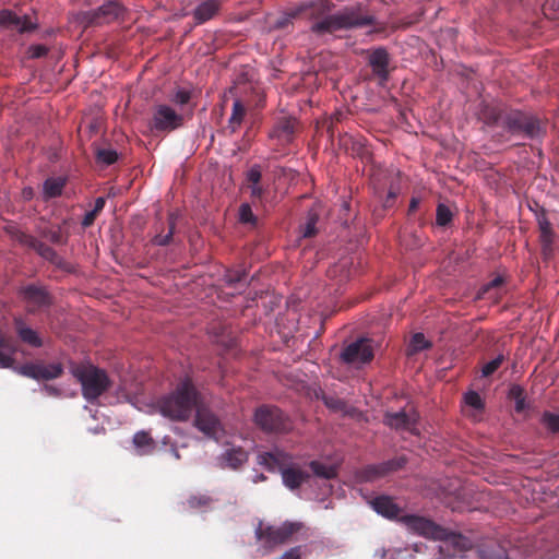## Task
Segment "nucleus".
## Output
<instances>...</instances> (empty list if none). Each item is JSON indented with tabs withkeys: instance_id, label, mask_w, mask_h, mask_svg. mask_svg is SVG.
Wrapping results in <instances>:
<instances>
[{
	"instance_id": "23",
	"label": "nucleus",
	"mask_w": 559,
	"mask_h": 559,
	"mask_svg": "<svg viewBox=\"0 0 559 559\" xmlns=\"http://www.w3.org/2000/svg\"><path fill=\"white\" fill-rule=\"evenodd\" d=\"M133 447L135 450V453L138 455H148L154 452L156 449V442L154 439L148 435V432L144 430L138 431L133 436Z\"/></svg>"
},
{
	"instance_id": "41",
	"label": "nucleus",
	"mask_w": 559,
	"mask_h": 559,
	"mask_svg": "<svg viewBox=\"0 0 559 559\" xmlns=\"http://www.w3.org/2000/svg\"><path fill=\"white\" fill-rule=\"evenodd\" d=\"M246 277V273L243 271H228L225 274V283L228 286H235L239 283H241Z\"/></svg>"
},
{
	"instance_id": "61",
	"label": "nucleus",
	"mask_w": 559,
	"mask_h": 559,
	"mask_svg": "<svg viewBox=\"0 0 559 559\" xmlns=\"http://www.w3.org/2000/svg\"><path fill=\"white\" fill-rule=\"evenodd\" d=\"M171 452H173V455L175 456V459L179 460L180 459V455H179V452L177 449L173 448L171 449Z\"/></svg>"
},
{
	"instance_id": "56",
	"label": "nucleus",
	"mask_w": 559,
	"mask_h": 559,
	"mask_svg": "<svg viewBox=\"0 0 559 559\" xmlns=\"http://www.w3.org/2000/svg\"><path fill=\"white\" fill-rule=\"evenodd\" d=\"M526 406L527 405H526L525 399H523V397L516 399L514 408L518 413L523 412L526 408Z\"/></svg>"
},
{
	"instance_id": "35",
	"label": "nucleus",
	"mask_w": 559,
	"mask_h": 559,
	"mask_svg": "<svg viewBox=\"0 0 559 559\" xmlns=\"http://www.w3.org/2000/svg\"><path fill=\"white\" fill-rule=\"evenodd\" d=\"M464 403L476 411H481L484 408V401L480 394L476 391L466 392L464 394Z\"/></svg>"
},
{
	"instance_id": "62",
	"label": "nucleus",
	"mask_w": 559,
	"mask_h": 559,
	"mask_svg": "<svg viewBox=\"0 0 559 559\" xmlns=\"http://www.w3.org/2000/svg\"><path fill=\"white\" fill-rule=\"evenodd\" d=\"M389 198H395V192L389 191Z\"/></svg>"
},
{
	"instance_id": "44",
	"label": "nucleus",
	"mask_w": 559,
	"mask_h": 559,
	"mask_svg": "<svg viewBox=\"0 0 559 559\" xmlns=\"http://www.w3.org/2000/svg\"><path fill=\"white\" fill-rule=\"evenodd\" d=\"M262 177L261 167L259 165H253L247 171V180L251 183H259Z\"/></svg>"
},
{
	"instance_id": "2",
	"label": "nucleus",
	"mask_w": 559,
	"mask_h": 559,
	"mask_svg": "<svg viewBox=\"0 0 559 559\" xmlns=\"http://www.w3.org/2000/svg\"><path fill=\"white\" fill-rule=\"evenodd\" d=\"M377 23L374 14L369 12L362 3L345 5L333 14H330L311 25L316 34H331L342 29H357L373 26Z\"/></svg>"
},
{
	"instance_id": "40",
	"label": "nucleus",
	"mask_w": 559,
	"mask_h": 559,
	"mask_svg": "<svg viewBox=\"0 0 559 559\" xmlns=\"http://www.w3.org/2000/svg\"><path fill=\"white\" fill-rule=\"evenodd\" d=\"M239 219L246 224H254L257 221L255 215L253 214L249 204H241L239 209Z\"/></svg>"
},
{
	"instance_id": "47",
	"label": "nucleus",
	"mask_w": 559,
	"mask_h": 559,
	"mask_svg": "<svg viewBox=\"0 0 559 559\" xmlns=\"http://www.w3.org/2000/svg\"><path fill=\"white\" fill-rule=\"evenodd\" d=\"M39 390L45 396L60 397L62 395L61 389L51 384H44Z\"/></svg>"
},
{
	"instance_id": "43",
	"label": "nucleus",
	"mask_w": 559,
	"mask_h": 559,
	"mask_svg": "<svg viewBox=\"0 0 559 559\" xmlns=\"http://www.w3.org/2000/svg\"><path fill=\"white\" fill-rule=\"evenodd\" d=\"M316 224H317V216L310 215L307 218L306 224L302 226L301 235L302 237H311L316 234Z\"/></svg>"
},
{
	"instance_id": "55",
	"label": "nucleus",
	"mask_w": 559,
	"mask_h": 559,
	"mask_svg": "<svg viewBox=\"0 0 559 559\" xmlns=\"http://www.w3.org/2000/svg\"><path fill=\"white\" fill-rule=\"evenodd\" d=\"M105 203H106V200L104 197H98L96 200H95V205H94V209L93 211L95 213H98L99 211H102L105 206Z\"/></svg>"
},
{
	"instance_id": "37",
	"label": "nucleus",
	"mask_w": 559,
	"mask_h": 559,
	"mask_svg": "<svg viewBox=\"0 0 559 559\" xmlns=\"http://www.w3.org/2000/svg\"><path fill=\"white\" fill-rule=\"evenodd\" d=\"M191 98V92L185 87H179L175 91L170 100L176 105L183 106L189 103Z\"/></svg>"
},
{
	"instance_id": "18",
	"label": "nucleus",
	"mask_w": 559,
	"mask_h": 559,
	"mask_svg": "<svg viewBox=\"0 0 559 559\" xmlns=\"http://www.w3.org/2000/svg\"><path fill=\"white\" fill-rule=\"evenodd\" d=\"M405 461L403 459L400 460H390L379 464L368 465L361 471L358 472L357 477L360 481H373L379 477L384 476L391 471L397 469L404 465Z\"/></svg>"
},
{
	"instance_id": "48",
	"label": "nucleus",
	"mask_w": 559,
	"mask_h": 559,
	"mask_svg": "<svg viewBox=\"0 0 559 559\" xmlns=\"http://www.w3.org/2000/svg\"><path fill=\"white\" fill-rule=\"evenodd\" d=\"M302 552L301 546L292 547L286 550L280 559H300Z\"/></svg>"
},
{
	"instance_id": "21",
	"label": "nucleus",
	"mask_w": 559,
	"mask_h": 559,
	"mask_svg": "<svg viewBox=\"0 0 559 559\" xmlns=\"http://www.w3.org/2000/svg\"><path fill=\"white\" fill-rule=\"evenodd\" d=\"M22 294L24 298L36 308L48 307L50 305L49 295L41 287L27 285L22 288Z\"/></svg>"
},
{
	"instance_id": "57",
	"label": "nucleus",
	"mask_w": 559,
	"mask_h": 559,
	"mask_svg": "<svg viewBox=\"0 0 559 559\" xmlns=\"http://www.w3.org/2000/svg\"><path fill=\"white\" fill-rule=\"evenodd\" d=\"M178 218L179 213L173 212L168 215L169 227H174V230L176 229V223Z\"/></svg>"
},
{
	"instance_id": "32",
	"label": "nucleus",
	"mask_w": 559,
	"mask_h": 559,
	"mask_svg": "<svg viewBox=\"0 0 559 559\" xmlns=\"http://www.w3.org/2000/svg\"><path fill=\"white\" fill-rule=\"evenodd\" d=\"M432 346L431 342L428 341L424 333H415L409 343V352L412 354L428 349Z\"/></svg>"
},
{
	"instance_id": "6",
	"label": "nucleus",
	"mask_w": 559,
	"mask_h": 559,
	"mask_svg": "<svg viewBox=\"0 0 559 559\" xmlns=\"http://www.w3.org/2000/svg\"><path fill=\"white\" fill-rule=\"evenodd\" d=\"M301 528V523L284 522L278 526L266 525L259 522L255 528V537L261 543L262 547L269 551L277 545L286 543L290 536Z\"/></svg>"
},
{
	"instance_id": "53",
	"label": "nucleus",
	"mask_w": 559,
	"mask_h": 559,
	"mask_svg": "<svg viewBox=\"0 0 559 559\" xmlns=\"http://www.w3.org/2000/svg\"><path fill=\"white\" fill-rule=\"evenodd\" d=\"M250 192L252 197L260 198L263 194V189L259 183H251Z\"/></svg>"
},
{
	"instance_id": "60",
	"label": "nucleus",
	"mask_w": 559,
	"mask_h": 559,
	"mask_svg": "<svg viewBox=\"0 0 559 559\" xmlns=\"http://www.w3.org/2000/svg\"><path fill=\"white\" fill-rule=\"evenodd\" d=\"M265 479H266V477L262 473H260V474H255L253 476L252 481L254 484H257V483H260V481H264Z\"/></svg>"
},
{
	"instance_id": "59",
	"label": "nucleus",
	"mask_w": 559,
	"mask_h": 559,
	"mask_svg": "<svg viewBox=\"0 0 559 559\" xmlns=\"http://www.w3.org/2000/svg\"><path fill=\"white\" fill-rule=\"evenodd\" d=\"M419 204V200L417 198H412L409 202V211H415Z\"/></svg>"
},
{
	"instance_id": "28",
	"label": "nucleus",
	"mask_w": 559,
	"mask_h": 559,
	"mask_svg": "<svg viewBox=\"0 0 559 559\" xmlns=\"http://www.w3.org/2000/svg\"><path fill=\"white\" fill-rule=\"evenodd\" d=\"M246 115V108L242 105L240 99H235L233 104L231 115L228 120V127L230 128L231 132H235L240 124L242 123V120Z\"/></svg>"
},
{
	"instance_id": "13",
	"label": "nucleus",
	"mask_w": 559,
	"mask_h": 559,
	"mask_svg": "<svg viewBox=\"0 0 559 559\" xmlns=\"http://www.w3.org/2000/svg\"><path fill=\"white\" fill-rule=\"evenodd\" d=\"M36 27L37 23L27 14L21 15L11 10L0 11V28L2 29L16 31L22 34L31 32Z\"/></svg>"
},
{
	"instance_id": "15",
	"label": "nucleus",
	"mask_w": 559,
	"mask_h": 559,
	"mask_svg": "<svg viewBox=\"0 0 559 559\" xmlns=\"http://www.w3.org/2000/svg\"><path fill=\"white\" fill-rule=\"evenodd\" d=\"M122 13V7L117 1H107L96 10H91L84 14V21L87 24L110 23L118 19Z\"/></svg>"
},
{
	"instance_id": "63",
	"label": "nucleus",
	"mask_w": 559,
	"mask_h": 559,
	"mask_svg": "<svg viewBox=\"0 0 559 559\" xmlns=\"http://www.w3.org/2000/svg\"><path fill=\"white\" fill-rule=\"evenodd\" d=\"M403 552H407V550H406V549H405V550L399 549V550L396 551V554H397V555H402Z\"/></svg>"
},
{
	"instance_id": "49",
	"label": "nucleus",
	"mask_w": 559,
	"mask_h": 559,
	"mask_svg": "<svg viewBox=\"0 0 559 559\" xmlns=\"http://www.w3.org/2000/svg\"><path fill=\"white\" fill-rule=\"evenodd\" d=\"M324 400V404L331 408V409H342L343 406H344V402H342L341 400L338 399H334L332 396H326L323 399Z\"/></svg>"
},
{
	"instance_id": "10",
	"label": "nucleus",
	"mask_w": 559,
	"mask_h": 559,
	"mask_svg": "<svg viewBox=\"0 0 559 559\" xmlns=\"http://www.w3.org/2000/svg\"><path fill=\"white\" fill-rule=\"evenodd\" d=\"M373 357L371 341L368 338H358L347 345L341 353V358L346 364L364 365Z\"/></svg>"
},
{
	"instance_id": "64",
	"label": "nucleus",
	"mask_w": 559,
	"mask_h": 559,
	"mask_svg": "<svg viewBox=\"0 0 559 559\" xmlns=\"http://www.w3.org/2000/svg\"><path fill=\"white\" fill-rule=\"evenodd\" d=\"M100 430H104V428H100ZM93 432H94V433L99 432V428H98V427H97V428H94Z\"/></svg>"
},
{
	"instance_id": "25",
	"label": "nucleus",
	"mask_w": 559,
	"mask_h": 559,
	"mask_svg": "<svg viewBox=\"0 0 559 559\" xmlns=\"http://www.w3.org/2000/svg\"><path fill=\"white\" fill-rule=\"evenodd\" d=\"M534 213L535 219L540 230L542 241L546 245H550L552 242V229L551 224L547 217L546 210L540 206L538 210L534 211Z\"/></svg>"
},
{
	"instance_id": "45",
	"label": "nucleus",
	"mask_w": 559,
	"mask_h": 559,
	"mask_svg": "<svg viewBox=\"0 0 559 559\" xmlns=\"http://www.w3.org/2000/svg\"><path fill=\"white\" fill-rule=\"evenodd\" d=\"M19 240L22 245H24L25 247L31 248L33 250H36V247L38 246V243L40 241L36 237L26 235V234H22L20 236Z\"/></svg>"
},
{
	"instance_id": "34",
	"label": "nucleus",
	"mask_w": 559,
	"mask_h": 559,
	"mask_svg": "<svg viewBox=\"0 0 559 559\" xmlns=\"http://www.w3.org/2000/svg\"><path fill=\"white\" fill-rule=\"evenodd\" d=\"M452 212L447 205L440 203L437 206L436 224L438 226H447L452 221Z\"/></svg>"
},
{
	"instance_id": "16",
	"label": "nucleus",
	"mask_w": 559,
	"mask_h": 559,
	"mask_svg": "<svg viewBox=\"0 0 559 559\" xmlns=\"http://www.w3.org/2000/svg\"><path fill=\"white\" fill-rule=\"evenodd\" d=\"M417 421L418 414L416 412L406 413L403 409L395 413H386L383 418V423L390 428L412 433H416Z\"/></svg>"
},
{
	"instance_id": "9",
	"label": "nucleus",
	"mask_w": 559,
	"mask_h": 559,
	"mask_svg": "<svg viewBox=\"0 0 559 559\" xmlns=\"http://www.w3.org/2000/svg\"><path fill=\"white\" fill-rule=\"evenodd\" d=\"M183 117L168 105H157L154 109L150 129L159 132L174 131L182 126Z\"/></svg>"
},
{
	"instance_id": "1",
	"label": "nucleus",
	"mask_w": 559,
	"mask_h": 559,
	"mask_svg": "<svg viewBox=\"0 0 559 559\" xmlns=\"http://www.w3.org/2000/svg\"><path fill=\"white\" fill-rule=\"evenodd\" d=\"M401 523L411 533L441 542L438 546V557L436 559H463L464 554L472 548L469 538L462 534L448 532L425 516L404 514L401 518Z\"/></svg>"
},
{
	"instance_id": "30",
	"label": "nucleus",
	"mask_w": 559,
	"mask_h": 559,
	"mask_svg": "<svg viewBox=\"0 0 559 559\" xmlns=\"http://www.w3.org/2000/svg\"><path fill=\"white\" fill-rule=\"evenodd\" d=\"M310 467L316 476L324 479H331L336 475V471L333 466L326 465L318 461H312L310 463Z\"/></svg>"
},
{
	"instance_id": "51",
	"label": "nucleus",
	"mask_w": 559,
	"mask_h": 559,
	"mask_svg": "<svg viewBox=\"0 0 559 559\" xmlns=\"http://www.w3.org/2000/svg\"><path fill=\"white\" fill-rule=\"evenodd\" d=\"M347 266L346 261H342L337 264H334L332 267L329 269L328 274L329 276L333 277L336 276L338 271H344V269Z\"/></svg>"
},
{
	"instance_id": "19",
	"label": "nucleus",
	"mask_w": 559,
	"mask_h": 559,
	"mask_svg": "<svg viewBox=\"0 0 559 559\" xmlns=\"http://www.w3.org/2000/svg\"><path fill=\"white\" fill-rule=\"evenodd\" d=\"M14 328L20 340L35 348L43 346V340L37 331L28 326L23 319L14 318Z\"/></svg>"
},
{
	"instance_id": "58",
	"label": "nucleus",
	"mask_w": 559,
	"mask_h": 559,
	"mask_svg": "<svg viewBox=\"0 0 559 559\" xmlns=\"http://www.w3.org/2000/svg\"><path fill=\"white\" fill-rule=\"evenodd\" d=\"M49 239L50 241L55 242V243H60L61 242V236H60V233L59 231H51L49 234Z\"/></svg>"
},
{
	"instance_id": "33",
	"label": "nucleus",
	"mask_w": 559,
	"mask_h": 559,
	"mask_svg": "<svg viewBox=\"0 0 559 559\" xmlns=\"http://www.w3.org/2000/svg\"><path fill=\"white\" fill-rule=\"evenodd\" d=\"M96 159L99 164L109 166L118 159V153L116 150L110 147L98 148L96 151Z\"/></svg>"
},
{
	"instance_id": "36",
	"label": "nucleus",
	"mask_w": 559,
	"mask_h": 559,
	"mask_svg": "<svg viewBox=\"0 0 559 559\" xmlns=\"http://www.w3.org/2000/svg\"><path fill=\"white\" fill-rule=\"evenodd\" d=\"M543 425L551 432L559 431V415L550 412H545L542 416Z\"/></svg>"
},
{
	"instance_id": "24",
	"label": "nucleus",
	"mask_w": 559,
	"mask_h": 559,
	"mask_svg": "<svg viewBox=\"0 0 559 559\" xmlns=\"http://www.w3.org/2000/svg\"><path fill=\"white\" fill-rule=\"evenodd\" d=\"M66 177H49L44 181L43 185V198L45 200L53 199L62 194L66 186Z\"/></svg>"
},
{
	"instance_id": "38",
	"label": "nucleus",
	"mask_w": 559,
	"mask_h": 559,
	"mask_svg": "<svg viewBox=\"0 0 559 559\" xmlns=\"http://www.w3.org/2000/svg\"><path fill=\"white\" fill-rule=\"evenodd\" d=\"M502 283H503V278L501 276L495 277L493 280H491L490 282H488L487 284L483 285L479 288L476 297L478 299L484 298L488 293H490L492 289L499 287Z\"/></svg>"
},
{
	"instance_id": "11",
	"label": "nucleus",
	"mask_w": 559,
	"mask_h": 559,
	"mask_svg": "<svg viewBox=\"0 0 559 559\" xmlns=\"http://www.w3.org/2000/svg\"><path fill=\"white\" fill-rule=\"evenodd\" d=\"M195 427L203 432L206 437L217 440L223 432V426L217 416L210 411L207 407L200 406L195 407Z\"/></svg>"
},
{
	"instance_id": "22",
	"label": "nucleus",
	"mask_w": 559,
	"mask_h": 559,
	"mask_svg": "<svg viewBox=\"0 0 559 559\" xmlns=\"http://www.w3.org/2000/svg\"><path fill=\"white\" fill-rule=\"evenodd\" d=\"M294 122L290 119H283L270 131L271 139L277 140L280 144H288L293 141Z\"/></svg>"
},
{
	"instance_id": "20",
	"label": "nucleus",
	"mask_w": 559,
	"mask_h": 559,
	"mask_svg": "<svg viewBox=\"0 0 559 559\" xmlns=\"http://www.w3.org/2000/svg\"><path fill=\"white\" fill-rule=\"evenodd\" d=\"M221 8L219 0L201 1L193 10L192 14L197 24H203L214 17Z\"/></svg>"
},
{
	"instance_id": "31",
	"label": "nucleus",
	"mask_w": 559,
	"mask_h": 559,
	"mask_svg": "<svg viewBox=\"0 0 559 559\" xmlns=\"http://www.w3.org/2000/svg\"><path fill=\"white\" fill-rule=\"evenodd\" d=\"M525 117H526V115L521 114V112H516V114L507 116V118L504 120L506 129L512 133L520 132Z\"/></svg>"
},
{
	"instance_id": "42",
	"label": "nucleus",
	"mask_w": 559,
	"mask_h": 559,
	"mask_svg": "<svg viewBox=\"0 0 559 559\" xmlns=\"http://www.w3.org/2000/svg\"><path fill=\"white\" fill-rule=\"evenodd\" d=\"M502 362V356H497L496 358L491 359L481 369L483 377H488L492 374L501 365Z\"/></svg>"
},
{
	"instance_id": "46",
	"label": "nucleus",
	"mask_w": 559,
	"mask_h": 559,
	"mask_svg": "<svg viewBox=\"0 0 559 559\" xmlns=\"http://www.w3.org/2000/svg\"><path fill=\"white\" fill-rule=\"evenodd\" d=\"M28 53L32 58H41L48 53V48L45 45H32Z\"/></svg>"
},
{
	"instance_id": "5",
	"label": "nucleus",
	"mask_w": 559,
	"mask_h": 559,
	"mask_svg": "<svg viewBox=\"0 0 559 559\" xmlns=\"http://www.w3.org/2000/svg\"><path fill=\"white\" fill-rule=\"evenodd\" d=\"M71 372L81 383L83 397L90 403L97 401L110 385L106 371L93 365L75 366Z\"/></svg>"
},
{
	"instance_id": "12",
	"label": "nucleus",
	"mask_w": 559,
	"mask_h": 559,
	"mask_svg": "<svg viewBox=\"0 0 559 559\" xmlns=\"http://www.w3.org/2000/svg\"><path fill=\"white\" fill-rule=\"evenodd\" d=\"M249 460V452L239 445L226 444V449L216 456L215 464L222 469L236 471L243 466Z\"/></svg>"
},
{
	"instance_id": "17",
	"label": "nucleus",
	"mask_w": 559,
	"mask_h": 559,
	"mask_svg": "<svg viewBox=\"0 0 559 559\" xmlns=\"http://www.w3.org/2000/svg\"><path fill=\"white\" fill-rule=\"evenodd\" d=\"M369 503L377 514L388 520H394L401 523V518L405 514L395 503L394 499L386 495L377 496Z\"/></svg>"
},
{
	"instance_id": "3",
	"label": "nucleus",
	"mask_w": 559,
	"mask_h": 559,
	"mask_svg": "<svg viewBox=\"0 0 559 559\" xmlns=\"http://www.w3.org/2000/svg\"><path fill=\"white\" fill-rule=\"evenodd\" d=\"M199 401V393L190 379L186 378L176 390L157 402L162 416L176 421H186L190 418Z\"/></svg>"
},
{
	"instance_id": "4",
	"label": "nucleus",
	"mask_w": 559,
	"mask_h": 559,
	"mask_svg": "<svg viewBox=\"0 0 559 559\" xmlns=\"http://www.w3.org/2000/svg\"><path fill=\"white\" fill-rule=\"evenodd\" d=\"M257 463L270 472L281 473L284 486L290 490L298 489L310 478L308 472L295 465L292 456L278 448L259 453Z\"/></svg>"
},
{
	"instance_id": "29",
	"label": "nucleus",
	"mask_w": 559,
	"mask_h": 559,
	"mask_svg": "<svg viewBox=\"0 0 559 559\" xmlns=\"http://www.w3.org/2000/svg\"><path fill=\"white\" fill-rule=\"evenodd\" d=\"M13 349L0 334V368H10L13 365Z\"/></svg>"
},
{
	"instance_id": "27",
	"label": "nucleus",
	"mask_w": 559,
	"mask_h": 559,
	"mask_svg": "<svg viewBox=\"0 0 559 559\" xmlns=\"http://www.w3.org/2000/svg\"><path fill=\"white\" fill-rule=\"evenodd\" d=\"M521 131L530 139H540L543 136L539 120L533 116L526 115Z\"/></svg>"
},
{
	"instance_id": "14",
	"label": "nucleus",
	"mask_w": 559,
	"mask_h": 559,
	"mask_svg": "<svg viewBox=\"0 0 559 559\" xmlns=\"http://www.w3.org/2000/svg\"><path fill=\"white\" fill-rule=\"evenodd\" d=\"M368 64L372 73L379 79L380 83L389 80L390 53L383 46L374 47L368 50Z\"/></svg>"
},
{
	"instance_id": "50",
	"label": "nucleus",
	"mask_w": 559,
	"mask_h": 559,
	"mask_svg": "<svg viewBox=\"0 0 559 559\" xmlns=\"http://www.w3.org/2000/svg\"><path fill=\"white\" fill-rule=\"evenodd\" d=\"M209 500L210 499L205 496H201V497L193 496L188 500V503L191 508H198L200 506L206 504L209 502Z\"/></svg>"
},
{
	"instance_id": "52",
	"label": "nucleus",
	"mask_w": 559,
	"mask_h": 559,
	"mask_svg": "<svg viewBox=\"0 0 559 559\" xmlns=\"http://www.w3.org/2000/svg\"><path fill=\"white\" fill-rule=\"evenodd\" d=\"M97 213H95L93 210L87 212L84 216V218L82 219V226L83 227H88L93 224L94 219H95V216H96Z\"/></svg>"
},
{
	"instance_id": "7",
	"label": "nucleus",
	"mask_w": 559,
	"mask_h": 559,
	"mask_svg": "<svg viewBox=\"0 0 559 559\" xmlns=\"http://www.w3.org/2000/svg\"><path fill=\"white\" fill-rule=\"evenodd\" d=\"M254 424L265 432H281L288 428L287 417L276 406L261 405L254 411Z\"/></svg>"
},
{
	"instance_id": "8",
	"label": "nucleus",
	"mask_w": 559,
	"mask_h": 559,
	"mask_svg": "<svg viewBox=\"0 0 559 559\" xmlns=\"http://www.w3.org/2000/svg\"><path fill=\"white\" fill-rule=\"evenodd\" d=\"M15 371L26 378L37 381L53 380L59 378L63 372L61 362L44 364L41 361L26 362L15 368Z\"/></svg>"
},
{
	"instance_id": "54",
	"label": "nucleus",
	"mask_w": 559,
	"mask_h": 559,
	"mask_svg": "<svg viewBox=\"0 0 559 559\" xmlns=\"http://www.w3.org/2000/svg\"><path fill=\"white\" fill-rule=\"evenodd\" d=\"M289 21H290L289 16H282L274 22V27L283 28L289 23Z\"/></svg>"
},
{
	"instance_id": "39",
	"label": "nucleus",
	"mask_w": 559,
	"mask_h": 559,
	"mask_svg": "<svg viewBox=\"0 0 559 559\" xmlns=\"http://www.w3.org/2000/svg\"><path fill=\"white\" fill-rule=\"evenodd\" d=\"M174 234V227H169L166 234L157 233L151 241L154 246L165 247L171 241Z\"/></svg>"
},
{
	"instance_id": "26",
	"label": "nucleus",
	"mask_w": 559,
	"mask_h": 559,
	"mask_svg": "<svg viewBox=\"0 0 559 559\" xmlns=\"http://www.w3.org/2000/svg\"><path fill=\"white\" fill-rule=\"evenodd\" d=\"M43 259L55 264L57 267L66 270L67 262L48 245L39 241L35 250Z\"/></svg>"
}]
</instances>
